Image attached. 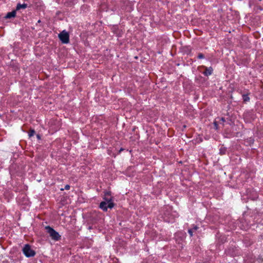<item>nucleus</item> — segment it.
Returning a JSON list of instances; mask_svg holds the SVG:
<instances>
[{
  "label": "nucleus",
  "instance_id": "obj_1",
  "mask_svg": "<svg viewBox=\"0 0 263 263\" xmlns=\"http://www.w3.org/2000/svg\"><path fill=\"white\" fill-rule=\"evenodd\" d=\"M45 229L52 240H54L55 241H58L60 239H61V236L59 234V233L55 231L53 229L51 228L50 226H46L45 227Z\"/></svg>",
  "mask_w": 263,
  "mask_h": 263
},
{
  "label": "nucleus",
  "instance_id": "obj_9",
  "mask_svg": "<svg viewBox=\"0 0 263 263\" xmlns=\"http://www.w3.org/2000/svg\"><path fill=\"white\" fill-rule=\"evenodd\" d=\"M242 97H243V101L245 102H247L250 100V98L247 95H243L242 96Z\"/></svg>",
  "mask_w": 263,
  "mask_h": 263
},
{
  "label": "nucleus",
  "instance_id": "obj_16",
  "mask_svg": "<svg viewBox=\"0 0 263 263\" xmlns=\"http://www.w3.org/2000/svg\"><path fill=\"white\" fill-rule=\"evenodd\" d=\"M69 189H70V185H69L68 184L65 185V190H69Z\"/></svg>",
  "mask_w": 263,
  "mask_h": 263
},
{
  "label": "nucleus",
  "instance_id": "obj_12",
  "mask_svg": "<svg viewBox=\"0 0 263 263\" xmlns=\"http://www.w3.org/2000/svg\"><path fill=\"white\" fill-rule=\"evenodd\" d=\"M226 121V120L224 118H221L219 119V123L221 124V123H223L224 122Z\"/></svg>",
  "mask_w": 263,
  "mask_h": 263
},
{
  "label": "nucleus",
  "instance_id": "obj_10",
  "mask_svg": "<svg viewBox=\"0 0 263 263\" xmlns=\"http://www.w3.org/2000/svg\"><path fill=\"white\" fill-rule=\"evenodd\" d=\"M35 131L34 130H30L29 133V136L31 137L34 135Z\"/></svg>",
  "mask_w": 263,
  "mask_h": 263
},
{
  "label": "nucleus",
  "instance_id": "obj_6",
  "mask_svg": "<svg viewBox=\"0 0 263 263\" xmlns=\"http://www.w3.org/2000/svg\"><path fill=\"white\" fill-rule=\"evenodd\" d=\"M16 16V10H13L11 12L7 13L5 16L6 18H11L12 17H15Z\"/></svg>",
  "mask_w": 263,
  "mask_h": 263
},
{
  "label": "nucleus",
  "instance_id": "obj_5",
  "mask_svg": "<svg viewBox=\"0 0 263 263\" xmlns=\"http://www.w3.org/2000/svg\"><path fill=\"white\" fill-rule=\"evenodd\" d=\"M100 209L104 211H107L108 207V203L106 201H102L99 205Z\"/></svg>",
  "mask_w": 263,
  "mask_h": 263
},
{
  "label": "nucleus",
  "instance_id": "obj_7",
  "mask_svg": "<svg viewBox=\"0 0 263 263\" xmlns=\"http://www.w3.org/2000/svg\"><path fill=\"white\" fill-rule=\"evenodd\" d=\"M205 71L203 72L205 76H210L211 75L212 73V72H213V68L210 67H205Z\"/></svg>",
  "mask_w": 263,
  "mask_h": 263
},
{
  "label": "nucleus",
  "instance_id": "obj_13",
  "mask_svg": "<svg viewBox=\"0 0 263 263\" xmlns=\"http://www.w3.org/2000/svg\"><path fill=\"white\" fill-rule=\"evenodd\" d=\"M188 232L190 234V236L192 237L193 236V230L192 229H189L188 230Z\"/></svg>",
  "mask_w": 263,
  "mask_h": 263
},
{
  "label": "nucleus",
  "instance_id": "obj_4",
  "mask_svg": "<svg viewBox=\"0 0 263 263\" xmlns=\"http://www.w3.org/2000/svg\"><path fill=\"white\" fill-rule=\"evenodd\" d=\"M103 199L104 200V201H106L108 203V208L112 209L114 206V203L112 202V197H110L109 192L106 193Z\"/></svg>",
  "mask_w": 263,
  "mask_h": 263
},
{
  "label": "nucleus",
  "instance_id": "obj_14",
  "mask_svg": "<svg viewBox=\"0 0 263 263\" xmlns=\"http://www.w3.org/2000/svg\"><path fill=\"white\" fill-rule=\"evenodd\" d=\"M198 229V227L197 226H194L193 229H192L193 230V231H196Z\"/></svg>",
  "mask_w": 263,
  "mask_h": 263
},
{
  "label": "nucleus",
  "instance_id": "obj_11",
  "mask_svg": "<svg viewBox=\"0 0 263 263\" xmlns=\"http://www.w3.org/2000/svg\"><path fill=\"white\" fill-rule=\"evenodd\" d=\"M204 58V55L201 53H199L198 55V58L199 59H203Z\"/></svg>",
  "mask_w": 263,
  "mask_h": 263
},
{
  "label": "nucleus",
  "instance_id": "obj_2",
  "mask_svg": "<svg viewBox=\"0 0 263 263\" xmlns=\"http://www.w3.org/2000/svg\"><path fill=\"white\" fill-rule=\"evenodd\" d=\"M24 255L27 257H33L35 255V252L31 249L29 245L26 244L23 249Z\"/></svg>",
  "mask_w": 263,
  "mask_h": 263
},
{
  "label": "nucleus",
  "instance_id": "obj_15",
  "mask_svg": "<svg viewBox=\"0 0 263 263\" xmlns=\"http://www.w3.org/2000/svg\"><path fill=\"white\" fill-rule=\"evenodd\" d=\"M214 124V126H215V129H218V124L217 123V122L215 121Z\"/></svg>",
  "mask_w": 263,
  "mask_h": 263
},
{
  "label": "nucleus",
  "instance_id": "obj_3",
  "mask_svg": "<svg viewBox=\"0 0 263 263\" xmlns=\"http://www.w3.org/2000/svg\"><path fill=\"white\" fill-rule=\"evenodd\" d=\"M58 36L62 43L67 44L69 42V35L65 30H63L60 33Z\"/></svg>",
  "mask_w": 263,
  "mask_h": 263
},
{
  "label": "nucleus",
  "instance_id": "obj_17",
  "mask_svg": "<svg viewBox=\"0 0 263 263\" xmlns=\"http://www.w3.org/2000/svg\"><path fill=\"white\" fill-rule=\"evenodd\" d=\"M37 138H38V139H40V135H37Z\"/></svg>",
  "mask_w": 263,
  "mask_h": 263
},
{
  "label": "nucleus",
  "instance_id": "obj_8",
  "mask_svg": "<svg viewBox=\"0 0 263 263\" xmlns=\"http://www.w3.org/2000/svg\"><path fill=\"white\" fill-rule=\"evenodd\" d=\"M27 7V5L26 4H21L20 3L17 4V6H16V10H20L21 9H25Z\"/></svg>",
  "mask_w": 263,
  "mask_h": 263
}]
</instances>
